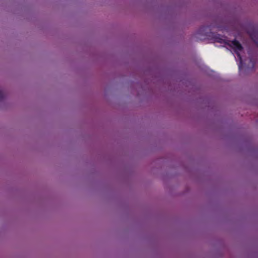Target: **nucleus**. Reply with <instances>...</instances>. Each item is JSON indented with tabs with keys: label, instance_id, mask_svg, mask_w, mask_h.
<instances>
[{
	"label": "nucleus",
	"instance_id": "obj_1",
	"mask_svg": "<svg viewBox=\"0 0 258 258\" xmlns=\"http://www.w3.org/2000/svg\"><path fill=\"white\" fill-rule=\"evenodd\" d=\"M227 44L234 49L235 53L236 54L237 57H238L239 59L238 67L239 69L240 70L242 66V59L239 53V51H241L243 49V47L241 44L239 43L238 41L235 39L229 41V43H227Z\"/></svg>",
	"mask_w": 258,
	"mask_h": 258
},
{
	"label": "nucleus",
	"instance_id": "obj_2",
	"mask_svg": "<svg viewBox=\"0 0 258 258\" xmlns=\"http://www.w3.org/2000/svg\"><path fill=\"white\" fill-rule=\"evenodd\" d=\"M248 33L251 39L258 45V31L253 29L249 31Z\"/></svg>",
	"mask_w": 258,
	"mask_h": 258
},
{
	"label": "nucleus",
	"instance_id": "obj_3",
	"mask_svg": "<svg viewBox=\"0 0 258 258\" xmlns=\"http://www.w3.org/2000/svg\"><path fill=\"white\" fill-rule=\"evenodd\" d=\"M216 41L218 42H219V43H226L225 42L224 40L222 38H216Z\"/></svg>",
	"mask_w": 258,
	"mask_h": 258
},
{
	"label": "nucleus",
	"instance_id": "obj_4",
	"mask_svg": "<svg viewBox=\"0 0 258 258\" xmlns=\"http://www.w3.org/2000/svg\"><path fill=\"white\" fill-rule=\"evenodd\" d=\"M4 98V94L3 91L0 90V101L2 100Z\"/></svg>",
	"mask_w": 258,
	"mask_h": 258
},
{
	"label": "nucleus",
	"instance_id": "obj_5",
	"mask_svg": "<svg viewBox=\"0 0 258 258\" xmlns=\"http://www.w3.org/2000/svg\"><path fill=\"white\" fill-rule=\"evenodd\" d=\"M208 28V27H206V26H202L200 28V30H199V32L200 33H202V32L204 30H205V29H207Z\"/></svg>",
	"mask_w": 258,
	"mask_h": 258
},
{
	"label": "nucleus",
	"instance_id": "obj_6",
	"mask_svg": "<svg viewBox=\"0 0 258 258\" xmlns=\"http://www.w3.org/2000/svg\"><path fill=\"white\" fill-rule=\"evenodd\" d=\"M250 61H251V63H252V67H254V62H253V61H252V59H250Z\"/></svg>",
	"mask_w": 258,
	"mask_h": 258
}]
</instances>
